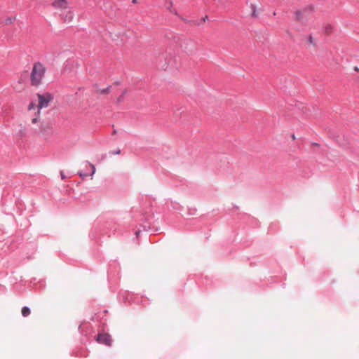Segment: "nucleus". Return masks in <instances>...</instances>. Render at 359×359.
Returning <instances> with one entry per match:
<instances>
[{
	"label": "nucleus",
	"mask_w": 359,
	"mask_h": 359,
	"mask_svg": "<svg viewBox=\"0 0 359 359\" xmlns=\"http://www.w3.org/2000/svg\"><path fill=\"white\" fill-rule=\"evenodd\" d=\"M307 42L309 45L311 46H316V43H315V41H314V39L313 38V36L311 35H309L307 36Z\"/></svg>",
	"instance_id": "obj_10"
},
{
	"label": "nucleus",
	"mask_w": 359,
	"mask_h": 359,
	"mask_svg": "<svg viewBox=\"0 0 359 359\" xmlns=\"http://www.w3.org/2000/svg\"><path fill=\"white\" fill-rule=\"evenodd\" d=\"M51 6L57 10H65L69 8L68 0H51Z\"/></svg>",
	"instance_id": "obj_4"
},
{
	"label": "nucleus",
	"mask_w": 359,
	"mask_h": 359,
	"mask_svg": "<svg viewBox=\"0 0 359 359\" xmlns=\"http://www.w3.org/2000/svg\"><path fill=\"white\" fill-rule=\"evenodd\" d=\"M37 132V130L36 129H34L33 131H32V133H35Z\"/></svg>",
	"instance_id": "obj_15"
},
{
	"label": "nucleus",
	"mask_w": 359,
	"mask_h": 359,
	"mask_svg": "<svg viewBox=\"0 0 359 359\" xmlns=\"http://www.w3.org/2000/svg\"><path fill=\"white\" fill-rule=\"evenodd\" d=\"M21 313L24 317H27L29 315H30L31 311H30L29 308H28L27 306H24L22 309Z\"/></svg>",
	"instance_id": "obj_8"
},
{
	"label": "nucleus",
	"mask_w": 359,
	"mask_h": 359,
	"mask_svg": "<svg viewBox=\"0 0 359 359\" xmlns=\"http://www.w3.org/2000/svg\"><path fill=\"white\" fill-rule=\"evenodd\" d=\"M45 71L46 69L41 63L36 62L34 65L30 75L32 86H39L41 83L44 76Z\"/></svg>",
	"instance_id": "obj_1"
},
{
	"label": "nucleus",
	"mask_w": 359,
	"mask_h": 359,
	"mask_svg": "<svg viewBox=\"0 0 359 359\" xmlns=\"http://www.w3.org/2000/svg\"><path fill=\"white\" fill-rule=\"evenodd\" d=\"M14 20H15V18H8L6 20V25H11V24H12Z\"/></svg>",
	"instance_id": "obj_12"
},
{
	"label": "nucleus",
	"mask_w": 359,
	"mask_h": 359,
	"mask_svg": "<svg viewBox=\"0 0 359 359\" xmlns=\"http://www.w3.org/2000/svg\"><path fill=\"white\" fill-rule=\"evenodd\" d=\"M28 111H31L32 110H35L36 109L37 110V105H36L33 102H31L29 105H28Z\"/></svg>",
	"instance_id": "obj_11"
},
{
	"label": "nucleus",
	"mask_w": 359,
	"mask_h": 359,
	"mask_svg": "<svg viewBox=\"0 0 359 359\" xmlns=\"http://www.w3.org/2000/svg\"><path fill=\"white\" fill-rule=\"evenodd\" d=\"M90 165L92 168V174H91V175L93 176L95 174V165H93V164H90Z\"/></svg>",
	"instance_id": "obj_14"
},
{
	"label": "nucleus",
	"mask_w": 359,
	"mask_h": 359,
	"mask_svg": "<svg viewBox=\"0 0 359 359\" xmlns=\"http://www.w3.org/2000/svg\"><path fill=\"white\" fill-rule=\"evenodd\" d=\"M34 114H35V116L31 119V123L32 124L38 123L40 120L39 119L40 114L38 115V111L36 112H35Z\"/></svg>",
	"instance_id": "obj_9"
},
{
	"label": "nucleus",
	"mask_w": 359,
	"mask_h": 359,
	"mask_svg": "<svg viewBox=\"0 0 359 359\" xmlns=\"http://www.w3.org/2000/svg\"><path fill=\"white\" fill-rule=\"evenodd\" d=\"M98 343L105 344L110 346L111 345L112 339L111 336L107 333L99 334L96 338Z\"/></svg>",
	"instance_id": "obj_5"
},
{
	"label": "nucleus",
	"mask_w": 359,
	"mask_h": 359,
	"mask_svg": "<svg viewBox=\"0 0 359 359\" xmlns=\"http://www.w3.org/2000/svg\"><path fill=\"white\" fill-rule=\"evenodd\" d=\"M19 134H20V137H25L27 135L26 131H25V129L20 130Z\"/></svg>",
	"instance_id": "obj_13"
},
{
	"label": "nucleus",
	"mask_w": 359,
	"mask_h": 359,
	"mask_svg": "<svg viewBox=\"0 0 359 359\" xmlns=\"http://www.w3.org/2000/svg\"><path fill=\"white\" fill-rule=\"evenodd\" d=\"M182 50L187 55H191L196 51L195 44L191 40H185L181 44Z\"/></svg>",
	"instance_id": "obj_3"
},
{
	"label": "nucleus",
	"mask_w": 359,
	"mask_h": 359,
	"mask_svg": "<svg viewBox=\"0 0 359 359\" xmlns=\"http://www.w3.org/2000/svg\"><path fill=\"white\" fill-rule=\"evenodd\" d=\"M292 139H293V140H294V139H295V136H294V135H292Z\"/></svg>",
	"instance_id": "obj_16"
},
{
	"label": "nucleus",
	"mask_w": 359,
	"mask_h": 359,
	"mask_svg": "<svg viewBox=\"0 0 359 359\" xmlns=\"http://www.w3.org/2000/svg\"><path fill=\"white\" fill-rule=\"evenodd\" d=\"M296 20L302 24L307 25V15L306 11H297L295 14Z\"/></svg>",
	"instance_id": "obj_6"
},
{
	"label": "nucleus",
	"mask_w": 359,
	"mask_h": 359,
	"mask_svg": "<svg viewBox=\"0 0 359 359\" xmlns=\"http://www.w3.org/2000/svg\"><path fill=\"white\" fill-rule=\"evenodd\" d=\"M73 18H74V13L72 11H69L66 13V15L64 18V20L65 22H71Z\"/></svg>",
	"instance_id": "obj_7"
},
{
	"label": "nucleus",
	"mask_w": 359,
	"mask_h": 359,
	"mask_svg": "<svg viewBox=\"0 0 359 359\" xmlns=\"http://www.w3.org/2000/svg\"><path fill=\"white\" fill-rule=\"evenodd\" d=\"M39 103L37 104L38 115L40 114V110L46 108L49 103L53 100V97L49 93L43 94H37Z\"/></svg>",
	"instance_id": "obj_2"
}]
</instances>
